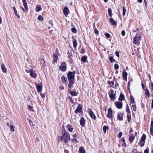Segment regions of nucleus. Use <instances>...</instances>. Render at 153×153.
Instances as JSON below:
<instances>
[{
	"label": "nucleus",
	"instance_id": "423d86ee",
	"mask_svg": "<svg viewBox=\"0 0 153 153\" xmlns=\"http://www.w3.org/2000/svg\"><path fill=\"white\" fill-rule=\"evenodd\" d=\"M68 81H69V83L68 85V87L71 89L72 87H73V86L72 85H73L74 83V79H68Z\"/></svg>",
	"mask_w": 153,
	"mask_h": 153
},
{
	"label": "nucleus",
	"instance_id": "412c9836",
	"mask_svg": "<svg viewBox=\"0 0 153 153\" xmlns=\"http://www.w3.org/2000/svg\"><path fill=\"white\" fill-rule=\"evenodd\" d=\"M70 94L72 96H77L78 94V93L76 91H71L70 92L68 91Z\"/></svg>",
	"mask_w": 153,
	"mask_h": 153
},
{
	"label": "nucleus",
	"instance_id": "58836bf2",
	"mask_svg": "<svg viewBox=\"0 0 153 153\" xmlns=\"http://www.w3.org/2000/svg\"><path fill=\"white\" fill-rule=\"evenodd\" d=\"M109 60L111 62H116V61L113 58V56H109Z\"/></svg>",
	"mask_w": 153,
	"mask_h": 153
},
{
	"label": "nucleus",
	"instance_id": "e433bc0d",
	"mask_svg": "<svg viewBox=\"0 0 153 153\" xmlns=\"http://www.w3.org/2000/svg\"><path fill=\"white\" fill-rule=\"evenodd\" d=\"M145 95H147L146 97H149L150 96V94L149 93V90L148 89H146L145 90Z\"/></svg>",
	"mask_w": 153,
	"mask_h": 153
},
{
	"label": "nucleus",
	"instance_id": "de8ad7c7",
	"mask_svg": "<svg viewBox=\"0 0 153 153\" xmlns=\"http://www.w3.org/2000/svg\"><path fill=\"white\" fill-rule=\"evenodd\" d=\"M114 68L115 70H117L119 68V66L117 64H115L114 65Z\"/></svg>",
	"mask_w": 153,
	"mask_h": 153
},
{
	"label": "nucleus",
	"instance_id": "a19ab883",
	"mask_svg": "<svg viewBox=\"0 0 153 153\" xmlns=\"http://www.w3.org/2000/svg\"><path fill=\"white\" fill-rule=\"evenodd\" d=\"M71 31L72 32L74 33H76L77 32L76 29L74 27L71 28Z\"/></svg>",
	"mask_w": 153,
	"mask_h": 153
},
{
	"label": "nucleus",
	"instance_id": "39448f33",
	"mask_svg": "<svg viewBox=\"0 0 153 153\" xmlns=\"http://www.w3.org/2000/svg\"><path fill=\"white\" fill-rule=\"evenodd\" d=\"M107 117L111 120H113L114 117V115L112 114V110L111 108H109L108 111Z\"/></svg>",
	"mask_w": 153,
	"mask_h": 153
},
{
	"label": "nucleus",
	"instance_id": "aec40b11",
	"mask_svg": "<svg viewBox=\"0 0 153 153\" xmlns=\"http://www.w3.org/2000/svg\"><path fill=\"white\" fill-rule=\"evenodd\" d=\"M135 138V137L133 134H131L129 135V141L130 143H132L133 141Z\"/></svg>",
	"mask_w": 153,
	"mask_h": 153
},
{
	"label": "nucleus",
	"instance_id": "774afa93",
	"mask_svg": "<svg viewBox=\"0 0 153 153\" xmlns=\"http://www.w3.org/2000/svg\"><path fill=\"white\" fill-rule=\"evenodd\" d=\"M150 84L152 86V89L153 90V82H151Z\"/></svg>",
	"mask_w": 153,
	"mask_h": 153
},
{
	"label": "nucleus",
	"instance_id": "69168bd1",
	"mask_svg": "<svg viewBox=\"0 0 153 153\" xmlns=\"http://www.w3.org/2000/svg\"><path fill=\"white\" fill-rule=\"evenodd\" d=\"M150 127H153V120H152L151 122Z\"/></svg>",
	"mask_w": 153,
	"mask_h": 153
},
{
	"label": "nucleus",
	"instance_id": "1a4fd4ad",
	"mask_svg": "<svg viewBox=\"0 0 153 153\" xmlns=\"http://www.w3.org/2000/svg\"><path fill=\"white\" fill-rule=\"evenodd\" d=\"M115 106L118 109H121L123 107V103L122 102L116 101L114 102Z\"/></svg>",
	"mask_w": 153,
	"mask_h": 153
},
{
	"label": "nucleus",
	"instance_id": "b1692460",
	"mask_svg": "<svg viewBox=\"0 0 153 153\" xmlns=\"http://www.w3.org/2000/svg\"><path fill=\"white\" fill-rule=\"evenodd\" d=\"M66 128L67 130L70 132H72L73 130V126L70 124L67 125Z\"/></svg>",
	"mask_w": 153,
	"mask_h": 153
},
{
	"label": "nucleus",
	"instance_id": "473e14b6",
	"mask_svg": "<svg viewBox=\"0 0 153 153\" xmlns=\"http://www.w3.org/2000/svg\"><path fill=\"white\" fill-rule=\"evenodd\" d=\"M108 11L109 16L111 17L112 16L111 9L110 8H108Z\"/></svg>",
	"mask_w": 153,
	"mask_h": 153
},
{
	"label": "nucleus",
	"instance_id": "f8f14e48",
	"mask_svg": "<svg viewBox=\"0 0 153 153\" xmlns=\"http://www.w3.org/2000/svg\"><path fill=\"white\" fill-rule=\"evenodd\" d=\"M90 111H89V114L91 117L94 120H96V117L95 116V114L93 112L92 110H91V109H89Z\"/></svg>",
	"mask_w": 153,
	"mask_h": 153
},
{
	"label": "nucleus",
	"instance_id": "49530a36",
	"mask_svg": "<svg viewBox=\"0 0 153 153\" xmlns=\"http://www.w3.org/2000/svg\"><path fill=\"white\" fill-rule=\"evenodd\" d=\"M150 132L151 135L153 136V127H150Z\"/></svg>",
	"mask_w": 153,
	"mask_h": 153
},
{
	"label": "nucleus",
	"instance_id": "7ed1b4c3",
	"mask_svg": "<svg viewBox=\"0 0 153 153\" xmlns=\"http://www.w3.org/2000/svg\"><path fill=\"white\" fill-rule=\"evenodd\" d=\"M59 69L62 72L65 71L67 69L66 64L65 62L62 63L61 65L59 67Z\"/></svg>",
	"mask_w": 153,
	"mask_h": 153
},
{
	"label": "nucleus",
	"instance_id": "8fccbe9b",
	"mask_svg": "<svg viewBox=\"0 0 153 153\" xmlns=\"http://www.w3.org/2000/svg\"><path fill=\"white\" fill-rule=\"evenodd\" d=\"M71 140L74 143H76L78 142V141L76 139H71Z\"/></svg>",
	"mask_w": 153,
	"mask_h": 153
},
{
	"label": "nucleus",
	"instance_id": "c03bdc74",
	"mask_svg": "<svg viewBox=\"0 0 153 153\" xmlns=\"http://www.w3.org/2000/svg\"><path fill=\"white\" fill-rule=\"evenodd\" d=\"M85 52V50L83 48H82L81 49L80 51V53H81L83 54Z\"/></svg>",
	"mask_w": 153,
	"mask_h": 153
},
{
	"label": "nucleus",
	"instance_id": "2f4dec72",
	"mask_svg": "<svg viewBox=\"0 0 153 153\" xmlns=\"http://www.w3.org/2000/svg\"><path fill=\"white\" fill-rule=\"evenodd\" d=\"M9 128H10V130L11 131L14 132V131L15 126L13 124H11L10 125Z\"/></svg>",
	"mask_w": 153,
	"mask_h": 153
},
{
	"label": "nucleus",
	"instance_id": "864d4df0",
	"mask_svg": "<svg viewBox=\"0 0 153 153\" xmlns=\"http://www.w3.org/2000/svg\"><path fill=\"white\" fill-rule=\"evenodd\" d=\"M69 99L70 100V102L72 103H74V100L73 99L72 97H69Z\"/></svg>",
	"mask_w": 153,
	"mask_h": 153
},
{
	"label": "nucleus",
	"instance_id": "c756f323",
	"mask_svg": "<svg viewBox=\"0 0 153 153\" xmlns=\"http://www.w3.org/2000/svg\"><path fill=\"white\" fill-rule=\"evenodd\" d=\"M62 81L63 83H65L67 82V77H65L64 76H63L61 77Z\"/></svg>",
	"mask_w": 153,
	"mask_h": 153
},
{
	"label": "nucleus",
	"instance_id": "2eb2a0df",
	"mask_svg": "<svg viewBox=\"0 0 153 153\" xmlns=\"http://www.w3.org/2000/svg\"><path fill=\"white\" fill-rule=\"evenodd\" d=\"M123 114L118 113L117 115V117L118 120L121 121L123 120Z\"/></svg>",
	"mask_w": 153,
	"mask_h": 153
},
{
	"label": "nucleus",
	"instance_id": "5fc2aeb1",
	"mask_svg": "<svg viewBox=\"0 0 153 153\" xmlns=\"http://www.w3.org/2000/svg\"><path fill=\"white\" fill-rule=\"evenodd\" d=\"M28 109H29L30 110V111H34V110L33 109L32 110H31V109L33 108V107L31 106H30V105H28Z\"/></svg>",
	"mask_w": 153,
	"mask_h": 153
},
{
	"label": "nucleus",
	"instance_id": "052dcab7",
	"mask_svg": "<svg viewBox=\"0 0 153 153\" xmlns=\"http://www.w3.org/2000/svg\"><path fill=\"white\" fill-rule=\"evenodd\" d=\"M115 54H116V55L118 57H119V52L117 51H116L115 52Z\"/></svg>",
	"mask_w": 153,
	"mask_h": 153
},
{
	"label": "nucleus",
	"instance_id": "4c0bfd02",
	"mask_svg": "<svg viewBox=\"0 0 153 153\" xmlns=\"http://www.w3.org/2000/svg\"><path fill=\"white\" fill-rule=\"evenodd\" d=\"M130 103H131L132 104H134L135 102V100L134 98L131 95L130 96Z\"/></svg>",
	"mask_w": 153,
	"mask_h": 153
},
{
	"label": "nucleus",
	"instance_id": "ea45409f",
	"mask_svg": "<svg viewBox=\"0 0 153 153\" xmlns=\"http://www.w3.org/2000/svg\"><path fill=\"white\" fill-rule=\"evenodd\" d=\"M45 61L44 59H41L40 60V64L42 67L45 65Z\"/></svg>",
	"mask_w": 153,
	"mask_h": 153
},
{
	"label": "nucleus",
	"instance_id": "f3484780",
	"mask_svg": "<svg viewBox=\"0 0 153 153\" xmlns=\"http://www.w3.org/2000/svg\"><path fill=\"white\" fill-rule=\"evenodd\" d=\"M79 122L81 126L82 127H84L85 123V120L84 118L82 117L81 118Z\"/></svg>",
	"mask_w": 153,
	"mask_h": 153
},
{
	"label": "nucleus",
	"instance_id": "4d7b16f0",
	"mask_svg": "<svg viewBox=\"0 0 153 153\" xmlns=\"http://www.w3.org/2000/svg\"><path fill=\"white\" fill-rule=\"evenodd\" d=\"M122 135V133L121 132H120L119 134L117 135V137L119 138H120Z\"/></svg>",
	"mask_w": 153,
	"mask_h": 153
},
{
	"label": "nucleus",
	"instance_id": "0e129e2a",
	"mask_svg": "<svg viewBox=\"0 0 153 153\" xmlns=\"http://www.w3.org/2000/svg\"><path fill=\"white\" fill-rule=\"evenodd\" d=\"M133 131V130L132 128H130V129L129 130V134H130L131 132H132Z\"/></svg>",
	"mask_w": 153,
	"mask_h": 153
},
{
	"label": "nucleus",
	"instance_id": "f704fd0d",
	"mask_svg": "<svg viewBox=\"0 0 153 153\" xmlns=\"http://www.w3.org/2000/svg\"><path fill=\"white\" fill-rule=\"evenodd\" d=\"M109 129V127L106 126H104L103 127V131L105 134L106 133V130Z\"/></svg>",
	"mask_w": 153,
	"mask_h": 153
},
{
	"label": "nucleus",
	"instance_id": "79ce46f5",
	"mask_svg": "<svg viewBox=\"0 0 153 153\" xmlns=\"http://www.w3.org/2000/svg\"><path fill=\"white\" fill-rule=\"evenodd\" d=\"M123 12L122 14L124 16L125 15L126 12V9L125 7H123Z\"/></svg>",
	"mask_w": 153,
	"mask_h": 153
},
{
	"label": "nucleus",
	"instance_id": "e2e57ef3",
	"mask_svg": "<svg viewBox=\"0 0 153 153\" xmlns=\"http://www.w3.org/2000/svg\"><path fill=\"white\" fill-rule=\"evenodd\" d=\"M121 140L122 143L125 142V140L124 137L121 138Z\"/></svg>",
	"mask_w": 153,
	"mask_h": 153
},
{
	"label": "nucleus",
	"instance_id": "6e6d98bb",
	"mask_svg": "<svg viewBox=\"0 0 153 153\" xmlns=\"http://www.w3.org/2000/svg\"><path fill=\"white\" fill-rule=\"evenodd\" d=\"M94 33L96 34H98L99 31L97 28H95L94 30Z\"/></svg>",
	"mask_w": 153,
	"mask_h": 153
},
{
	"label": "nucleus",
	"instance_id": "bb28decb",
	"mask_svg": "<svg viewBox=\"0 0 153 153\" xmlns=\"http://www.w3.org/2000/svg\"><path fill=\"white\" fill-rule=\"evenodd\" d=\"M146 136L144 134H143L141 138L140 139V140L141 142H145V140H146Z\"/></svg>",
	"mask_w": 153,
	"mask_h": 153
},
{
	"label": "nucleus",
	"instance_id": "cd10ccee",
	"mask_svg": "<svg viewBox=\"0 0 153 153\" xmlns=\"http://www.w3.org/2000/svg\"><path fill=\"white\" fill-rule=\"evenodd\" d=\"M1 67L2 71L4 73H6L7 72V69L5 68V66L4 64H3L1 65Z\"/></svg>",
	"mask_w": 153,
	"mask_h": 153
},
{
	"label": "nucleus",
	"instance_id": "9b49d317",
	"mask_svg": "<svg viewBox=\"0 0 153 153\" xmlns=\"http://www.w3.org/2000/svg\"><path fill=\"white\" fill-rule=\"evenodd\" d=\"M67 133H69L65 129L64 126H62V136L64 138H65V137H66V135L67 134Z\"/></svg>",
	"mask_w": 153,
	"mask_h": 153
},
{
	"label": "nucleus",
	"instance_id": "5701e85b",
	"mask_svg": "<svg viewBox=\"0 0 153 153\" xmlns=\"http://www.w3.org/2000/svg\"><path fill=\"white\" fill-rule=\"evenodd\" d=\"M53 62H54V63L56 62L58 58V56L56 53H53Z\"/></svg>",
	"mask_w": 153,
	"mask_h": 153
},
{
	"label": "nucleus",
	"instance_id": "f257e3e1",
	"mask_svg": "<svg viewBox=\"0 0 153 153\" xmlns=\"http://www.w3.org/2000/svg\"><path fill=\"white\" fill-rule=\"evenodd\" d=\"M126 111L127 112V120L129 122H130L131 119V112L130 111L129 107L127 104L126 105Z\"/></svg>",
	"mask_w": 153,
	"mask_h": 153
},
{
	"label": "nucleus",
	"instance_id": "20e7f679",
	"mask_svg": "<svg viewBox=\"0 0 153 153\" xmlns=\"http://www.w3.org/2000/svg\"><path fill=\"white\" fill-rule=\"evenodd\" d=\"M82 105L80 104H79L76 109L74 111V113L77 114L79 112H81L82 111Z\"/></svg>",
	"mask_w": 153,
	"mask_h": 153
},
{
	"label": "nucleus",
	"instance_id": "3c124183",
	"mask_svg": "<svg viewBox=\"0 0 153 153\" xmlns=\"http://www.w3.org/2000/svg\"><path fill=\"white\" fill-rule=\"evenodd\" d=\"M64 139V137H63L62 136H59V139L60 140H58V141H62Z\"/></svg>",
	"mask_w": 153,
	"mask_h": 153
},
{
	"label": "nucleus",
	"instance_id": "f03ea898",
	"mask_svg": "<svg viewBox=\"0 0 153 153\" xmlns=\"http://www.w3.org/2000/svg\"><path fill=\"white\" fill-rule=\"evenodd\" d=\"M108 94L111 100H114L116 98V93H114L113 90H110Z\"/></svg>",
	"mask_w": 153,
	"mask_h": 153
},
{
	"label": "nucleus",
	"instance_id": "a18cd8bd",
	"mask_svg": "<svg viewBox=\"0 0 153 153\" xmlns=\"http://www.w3.org/2000/svg\"><path fill=\"white\" fill-rule=\"evenodd\" d=\"M38 19L40 21H42L43 20V18L42 16L39 15L38 17Z\"/></svg>",
	"mask_w": 153,
	"mask_h": 153
},
{
	"label": "nucleus",
	"instance_id": "603ef678",
	"mask_svg": "<svg viewBox=\"0 0 153 153\" xmlns=\"http://www.w3.org/2000/svg\"><path fill=\"white\" fill-rule=\"evenodd\" d=\"M144 153H149V149L148 147H147L144 151Z\"/></svg>",
	"mask_w": 153,
	"mask_h": 153
},
{
	"label": "nucleus",
	"instance_id": "c9c22d12",
	"mask_svg": "<svg viewBox=\"0 0 153 153\" xmlns=\"http://www.w3.org/2000/svg\"><path fill=\"white\" fill-rule=\"evenodd\" d=\"M73 45L74 47V48H76L77 45V41L76 39L74 40L73 41Z\"/></svg>",
	"mask_w": 153,
	"mask_h": 153
},
{
	"label": "nucleus",
	"instance_id": "0eeeda50",
	"mask_svg": "<svg viewBox=\"0 0 153 153\" xmlns=\"http://www.w3.org/2000/svg\"><path fill=\"white\" fill-rule=\"evenodd\" d=\"M141 37V36L139 35H136L133 39L134 43L135 44H138L139 41V39Z\"/></svg>",
	"mask_w": 153,
	"mask_h": 153
},
{
	"label": "nucleus",
	"instance_id": "4468645a",
	"mask_svg": "<svg viewBox=\"0 0 153 153\" xmlns=\"http://www.w3.org/2000/svg\"><path fill=\"white\" fill-rule=\"evenodd\" d=\"M122 75L123 77L124 78V80L126 81L127 79V73L124 70L123 72Z\"/></svg>",
	"mask_w": 153,
	"mask_h": 153
},
{
	"label": "nucleus",
	"instance_id": "37998d69",
	"mask_svg": "<svg viewBox=\"0 0 153 153\" xmlns=\"http://www.w3.org/2000/svg\"><path fill=\"white\" fill-rule=\"evenodd\" d=\"M105 35L106 37L107 38V39H108L110 37V34L107 33H105Z\"/></svg>",
	"mask_w": 153,
	"mask_h": 153
},
{
	"label": "nucleus",
	"instance_id": "a211bd4d",
	"mask_svg": "<svg viewBox=\"0 0 153 153\" xmlns=\"http://www.w3.org/2000/svg\"><path fill=\"white\" fill-rule=\"evenodd\" d=\"M109 20L110 24L112 25H116L117 23L111 17L110 18Z\"/></svg>",
	"mask_w": 153,
	"mask_h": 153
},
{
	"label": "nucleus",
	"instance_id": "09e8293b",
	"mask_svg": "<svg viewBox=\"0 0 153 153\" xmlns=\"http://www.w3.org/2000/svg\"><path fill=\"white\" fill-rule=\"evenodd\" d=\"M132 107H133V109L134 111H136V106L135 105H132Z\"/></svg>",
	"mask_w": 153,
	"mask_h": 153
},
{
	"label": "nucleus",
	"instance_id": "c85d7f7f",
	"mask_svg": "<svg viewBox=\"0 0 153 153\" xmlns=\"http://www.w3.org/2000/svg\"><path fill=\"white\" fill-rule=\"evenodd\" d=\"M79 153H85V151L84 148L82 147H80L79 149Z\"/></svg>",
	"mask_w": 153,
	"mask_h": 153
},
{
	"label": "nucleus",
	"instance_id": "6ab92c4d",
	"mask_svg": "<svg viewBox=\"0 0 153 153\" xmlns=\"http://www.w3.org/2000/svg\"><path fill=\"white\" fill-rule=\"evenodd\" d=\"M125 99V97L124 95L122 93L120 94V96L118 98V100L119 101H122Z\"/></svg>",
	"mask_w": 153,
	"mask_h": 153
},
{
	"label": "nucleus",
	"instance_id": "338daca9",
	"mask_svg": "<svg viewBox=\"0 0 153 153\" xmlns=\"http://www.w3.org/2000/svg\"><path fill=\"white\" fill-rule=\"evenodd\" d=\"M64 152L65 153H69V151L66 149L64 150Z\"/></svg>",
	"mask_w": 153,
	"mask_h": 153
},
{
	"label": "nucleus",
	"instance_id": "72a5a7b5",
	"mask_svg": "<svg viewBox=\"0 0 153 153\" xmlns=\"http://www.w3.org/2000/svg\"><path fill=\"white\" fill-rule=\"evenodd\" d=\"M13 9L14 10V13H15V15H16V16H17V17L18 18H20V16L19 15H18L17 14V10H16V9L15 7H14V6L13 7Z\"/></svg>",
	"mask_w": 153,
	"mask_h": 153
},
{
	"label": "nucleus",
	"instance_id": "a878e982",
	"mask_svg": "<svg viewBox=\"0 0 153 153\" xmlns=\"http://www.w3.org/2000/svg\"><path fill=\"white\" fill-rule=\"evenodd\" d=\"M36 10V12H39L42 10V8L41 7V5H38L36 6L35 8Z\"/></svg>",
	"mask_w": 153,
	"mask_h": 153
},
{
	"label": "nucleus",
	"instance_id": "dca6fc26",
	"mask_svg": "<svg viewBox=\"0 0 153 153\" xmlns=\"http://www.w3.org/2000/svg\"><path fill=\"white\" fill-rule=\"evenodd\" d=\"M67 77L68 79H74L75 76H74V74H72L71 71H69Z\"/></svg>",
	"mask_w": 153,
	"mask_h": 153
},
{
	"label": "nucleus",
	"instance_id": "13d9d810",
	"mask_svg": "<svg viewBox=\"0 0 153 153\" xmlns=\"http://www.w3.org/2000/svg\"><path fill=\"white\" fill-rule=\"evenodd\" d=\"M139 143L140 144V146L141 147L143 146L145 144V143H144V142L141 143V142H139Z\"/></svg>",
	"mask_w": 153,
	"mask_h": 153
},
{
	"label": "nucleus",
	"instance_id": "7c9ffc66",
	"mask_svg": "<svg viewBox=\"0 0 153 153\" xmlns=\"http://www.w3.org/2000/svg\"><path fill=\"white\" fill-rule=\"evenodd\" d=\"M87 56H82L81 59L83 62H85L87 60Z\"/></svg>",
	"mask_w": 153,
	"mask_h": 153
},
{
	"label": "nucleus",
	"instance_id": "bf43d9fd",
	"mask_svg": "<svg viewBox=\"0 0 153 153\" xmlns=\"http://www.w3.org/2000/svg\"><path fill=\"white\" fill-rule=\"evenodd\" d=\"M121 35L123 36H124L125 35V32L124 30L122 31L121 32Z\"/></svg>",
	"mask_w": 153,
	"mask_h": 153
},
{
	"label": "nucleus",
	"instance_id": "680f3d73",
	"mask_svg": "<svg viewBox=\"0 0 153 153\" xmlns=\"http://www.w3.org/2000/svg\"><path fill=\"white\" fill-rule=\"evenodd\" d=\"M40 95L42 98H44L45 97V94L41 93V94H40Z\"/></svg>",
	"mask_w": 153,
	"mask_h": 153
},
{
	"label": "nucleus",
	"instance_id": "393cba45",
	"mask_svg": "<svg viewBox=\"0 0 153 153\" xmlns=\"http://www.w3.org/2000/svg\"><path fill=\"white\" fill-rule=\"evenodd\" d=\"M36 87L38 92H40L42 90V86L41 85L37 84L36 85Z\"/></svg>",
	"mask_w": 153,
	"mask_h": 153
},
{
	"label": "nucleus",
	"instance_id": "ddd939ff",
	"mask_svg": "<svg viewBox=\"0 0 153 153\" xmlns=\"http://www.w3.org/2000/svg\"><path fill=\"white\" fill-rule=\"evenodd\" d=\"M70 140V135L69 133H67L66 135V137L64 139V142L65 143H67Z\"/></svg>",
	"mask_w": 153,
	"mask_h": 153
},
{
	"label": "nucleus",
	"instance_id": "6e6552de",
	"mask_svg": "<svg viewBox=\"0 0 153 153\" xmlns=\"http://www.w3.org/2000/svg\"><path fill=\"white\" fill-rule=\"evenodd\" d=\"M63 12L65 16H67L70 13L68 7H65L63 10Z\"/></svg>",
	"mask_w": 153,
	"mask_h": 153
},
{
	"label": "nucleus",
	"instance_id": "9d476101",
	"mask_svg": "<svg viewBox=\"0 0 153 153\" xmlns=\"http://www.w3.org/2000/svg\"><path fill=\"white\" fill-rule=\"evenodd\" d=\"M29 71L30 72V75L32 78H36L37 76V75L35 71H33L32 69H30L29 70Z\"/></svg>",
	"mask_w": 153,
	"mask_h": 153
},
{
	"label": "nucleus",
	"instance_id": "4be33fe9",
	"mask_svg": "<svg viewBox=\"0 0 153 153\" xmlns=\"http://www.w3.org/2000/svg\"><path fill=\"white\" fill-rule=\"evenodd\" d=\"M22 1L23 4L25 8V9L26 11H27L28 10V7L27 6V4L26 1V0H22Z\"/></svg>",
	"mask_w": 153,
	"mask_h": 153
}]
</instances>
